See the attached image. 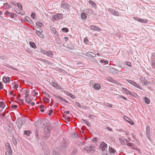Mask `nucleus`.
Instances as JSON below:
<instances>
[{
	"mask_svg": "<svg viewBox=\"0 0 155 155\" xmlns=\"http://www.w3.org/2000/svg\"><path fill=\"white\" fill-rule=\"evenodd\" d=\"M51 129V128L50 125H48L45 128L44 131L46 137H48L49 136Z\"/></svg>",
	"mask_w": 155,
	"mask_h": 155,
	"instance_id": "obj_1",
	"label": "nucleus"
},
{
	"mask_svg": "<svg viewBox=\"0 0 155 155\" xmlns=\"http://www.w3.org/2000/svg\"><path fill=\"white\" fill-rule=\"evenodd\" d=\"M107 150H102V153L103 155H107Z\"/></svg>",
	"mask_w": 155,
	"mask_h": 155,
	"instance_id": "obj_46",
	"label": "nucleus"
},
{
	"mask_svg": "<svg viewBox=\"0 0 155 155\" xmlns=\"http://www.w3.org/2000/svg\"><path fill=\"white\" fill-rule=\"evenodd\" d=\"M32 101V99L30 98V97L28 96L25 97V101L27 103H30Z\"/></svg>",
	"mask_w": 155,
	"mask_h": 155,
	"instance_id": "obj_32",
	"label": "nucleus"
},
{
	"mask_svg": "<svg viewBox=\"0 0 155 155\" xmlns=\"http://www.w3.org/2000/svg\"><path fill=\"white\" fill-rule=\"evenodd\" d=\"M127 122H129L131 125H133L134 124V122L130 120H129V121H128Z\"/></svg>",
	"mask_w": 155,
	"mask_h": 155,
	"instance_id": "obj_59",
	"label": "nucleus"
},
{
	"mask_svg": "<svg viewBox=\"0 0 155 155\" xmlns=\"http://www.w3.org/2000/svg\"><path fill=\"white\" fill-rule=\"evenodd\" d=\"M53 33L56 36V37H58V35L59 34L57 31H55Z\"/></svg>",
	"mask_w": 155,
	"mask_h": 155,
	"instance_id": "obj_54",
	"label": "nucleus"
},
{
	"mask_svg": "<svg viewBox=\"0 0 155 155\" xmlns=\"http://www.w3.org/2000/svg\"><path fill=\"white\" fill-rule=\"evenodd\" d=\"M17 6L18 7V8L20 10H22V6L19 3H18L17 4Z\"/></svg>",
	"mask_w": 155,
	"mask_h": 155,
	"instance_id": "obj_41",
	"label": "nucleus"
},
{
	"mask_svg": "<svg viewBox=\"0 0 155 155\" xmlns=\"http://www.w3.org/2000/svg\"><path fill=\"white\" fill-rule=\"evenodd\" d=\"M16 123L17 127L20 129L23 125L22 121L21 120L19 119L17 120Z\"/></svg>",
	"mask_w": 155,
	"mask_h": 155,
	"instance_id": "obj_13",
	"label": "nucleus"
},
{
	"mask_svg": "<svg viewBox=\"0 0 155 155\" xmlns=\"http://www.w3.org/2000/svg\"><path fill=\"white\" fill-rule=\"evenodd\" d=\"M31 132L30 130H25L24 131V134L28 136H29L30 134H31Z\"/></svg>",
	"mask_w": 155,
	"mask_h": 155,
	"instance_id": "obj_30",
	"label": "nucleus"
},
{
	"mask_svg": "<svg viewBox=\"0 0 155 155\" xmlns=\"http://www.w3.org/2000/svg\"><path fill=\"white\" fill-rule=\"evenodd\" d=\"M128 139L129 140H127L125 138V139H124V140H125V141L126 143H128V142L130 140V139L129 138H128Z\"/></svg>",
	"mask_w": 155,
	"mask_h": 155,
	"instance_id": "obj_61",
	"label": "nucleus"
},
{
	"mask_svg": "<svg viewBox=\"0 0 155 155\" xmlns=\"http://www.w3.org/2000/svg\"><path fill=\"white\" fill-rule=\"evenodd\" d=\"M143 100L145 102L148 104H150V101L149 99L147 97H143Z\"/></svg>",
	"mask_w": 155,
	"mask_h": 155,
	"instance_id": "obj_26",
	"label": "nucleus"
},
{
	"mask_svg": "<svg viewBox=\"0 0 155 155\" xmlns=\"http://www.w3.org/2000/svg\"><path fill=\"white\" fill-rule=\"evenodd\" d=\"M7 67L10 68H11V69H12L13 70H15V69L14 68H13L12 66L9 64H6V65H5Z\"/></svg>",
	"mask_w": 155,
	"mask_h": 155,
	"instance_id": "obj_44",
	"label": "nucleus"
},
{
	"mask_svg": "<svg viewBox=\"0 0 155 155\" xmlns=\"http://www.w3.org/2000/svg\"><path fill=\"white\" fill-rule=\"evenodd\" d=\"M61 8L65 10L69 11L70 5L67 2H62L61 4Z\"/></svg>",
	"mask_w": 155,
	"mask_h": 155,
	"instance_id": "obj_4",
	"label": "nucleus"
},
{
	"mask_svg": "<svg viewBox=\"0 0 155 155\" xmlns=\"http://www.w3.org/2000/svg\"><path fill=\"white\" fill-rule=\"evenodd\" d=\"M119 71L118 70L114 68L110 69V72L113 74H117Z\"/></svg>",
	"mask_w": 155,
	"mask_h": 155,
	"instance_id": "obj_22",
	"label": "nucleus"
},
{
	"mask_svg": "<svg viewBox=\"0 0 155 155\" xmlns=\"http://www.w3.org/2000/svg\"><path fill=\"white\" fill-rule=\"evenodd\" d=\"M151 65L153 68H155V62L154 61H152Z\"/></svg>",
	"mask_w": 155,
	"mask_h": 155,
	"instance_id": "obj_48",
	"label": "nucleus"
},
{
	"mask_svg": "<svg viewBox=\"0 0 155 155\" xmlns=\"http://www.w3.org/2000/svg\"><path fill=\"white\" fill-rule=\"evenodd\" d=\"M108 11L111 12L113 15L117 16H119V13L117 11L113 9H110L108 10Z\"/></svg>",
	"mask_w": 155,
	"mask_h": 155,
	"instance_id": "obj_14",
	"label": "nucleus"
},
{
	"mask_svg": "<svg viewBox=\"0 0 155 155\" xmlns=\"http://www.w3.org/2000/svg\"><path fill=\"white\" fill-rule=\"evenodd\" d=\"M63 16L62 14L59 13L58 14L54 15L52 17V20L53 21L55 20H58L61 19Z\"/></svg>",
	"mask_w": 155,
	"mask_h": 155,
	"instance_id": "obj_2",
	"label": "nucleus"
},
{
	"mask_svg": "<svg viewBox=\"0 0 155 155\" xmlns=\"http://www.w3.org/2000/svg\"><path fill=\"white\" fill-rule=\"evenodd\" d=\"M106 129L110 131H112V129L111 128L108 127H106Z\"/></svg>",
	"mask_w": 155,
	"mask_h": 155,
	"instance_id": "obj_60",
	"label": "nucleus"
},
{
	"mask_svg": "<svg viewBox=\"0 0 155 155\" xmlns=\"http://www.w3.org/2000/svg\"><path fill=\"white\" fill-rule=\"evenodd\" d=\"M2 81L5 83L10 82V78L8 77L7 78L4 77L2 79Z\"/></svg>",
	"mask_w": 155,
	"mask_h": 155,
	"instance_id": "obj_20",
	"label": "nucleus"
},
{
	"mask_svg": "<svg viewBox=\"0 0 155 155\" xmlns=\"http://www.w3.org/2000/svg\"><path fill=\"white\" fill-rule=\"evenodd\" d=\"M94 87L95 89L99 90L100 88V86L97 84H96L94 85Z\"/></svg>",
	"mask_w": 155,
	"mask_h": 155,
	"instance_id": "obj_37",
	"label": "nucleus"
},
{
	"mask_svg": "<svg viewBox=\"0 0 155 155\" xmlns=\"http://www.w3.org/2000/svg\"><path fill=\"white\" fill-rule=\"evenodd\" d=\"M41 52L42 53H43L51 57L53 55V52L51 51H47L44 50H41Z\"/></svg>",
	"mask_w": 155,
	"mask_h": 155,
	"instance_id": "obj_7",
	"label": "nucleus"
},
{
	"mask_svg": "<svg viewBox=\"0 0 155 155\" xmlns=\"http://www.w3.org/2000/svg\"><path fill=\"white\" fill-rule=\"evenodd\" d=\"M35 15V13H32L31 15V17L32 18L34 19Z\"/></svg>",
	"mask_w": 155,
	"mask_h": 155,
	"instance_id": "obj_55",
	"label": "nucleus"
},
{
	"mask_svg": "<svg viewBox=\"0 0 155 155\" xmlns=\"http://www.w3.org/2000/svg\"><path fill=\"white\" fill-rule=\"evenodd\" d=\"M56 41L58 44H60L62 42V40L59 37H58L56 38Z\"/></svg>",
	"mask_w": 155,
	"mask_h": 155,
	"instance_id": "obj_35",
	"label": "nucleus"
},
{
	"mask_svg": "<svg viewBox=\"0 0 155 155\" xmlns=\"http://www.w3.org/2000/svg\"><path fill=\"white\" fill-rule=\"evenodd\" d=\"M84 42L85 43L87 44V43L88 42V39L87 38H84Z\"/></svg>",
	"mask_w": 155,
	"mask_h": 155,
	"instance_id": "obj_56",
	"label": "nucleus"
},
{
	"mask_svg": "<svg viewBox=\"0 0 155 155\" xmlns=\"http://www.w3.org/2000/svg\"><path fill=\"white\" fill-rule=\"evenodd\" d=\"M95 9L97 8V5L95 3L92 1L90 0L88 2Z\"/></svg>",
	"mask_w": 155,
	"mask_h": 155,
	"instance_id": "obj_18",
	"label": "nucleus"
},
{
	"mask_svg": "<svg viewBox=\"0 0 155 155\" xmlns=\"http://www.w3.org/2000/svg\"><path fill=\"white\" fill-rule=\"evenodd\" d=\"M81 18L82 19H85L87 18L86 14L84 12H82L81 14Z\"/></svg>",
	"mask_w": 155,
	"mask_h": 155,
	"instance_id": "obj_33",
	"label": "nucleus"
},
{
	"mask_svg": "<svg viewBox=\"0 0 155 155\" xmlns=\"http://www.w3.org/2000/svg\"><path fill=\"white\" fill-rule=\"evenodd\" d=\"M139 21L142 23H146L147 22V21L146 19L140 18V19L139 20Z\"/></svg>",
	"mask_w": 155,
	"mask_h": 155,
	"instance_id": "obj_38",
	"label": "nucleus"
},
{
	"mask_svg": "<svg viewBox=\"0 0 155 155\" xmlns=\"http://www.w3.org/2000/svg\"><path fill=\"white\" fill-rule=\"evenodd\" d=\"M12 108H16L18 107V106L15 105H12Z\"/></svg>",
	"mask_w": 155,
	"mask_h": 155,
	"instance_id": "obj_64",
	"label": "nucleus"
},
{
	"mask_svg": "<svg viewBox=\"0 0 155 155\" xmlns=\"http://www.w3.org/2000/svg\"><path fill=\"white\" fill-rule=\"evenodd\" d=\"M5 103L3 101L0 102V107L2 108H5Z\"/></svg>",
	"mask_w": 155,
	"mask_h": 155,
	"instance_id": "obj_36",
	"label": "nucleus"
},
{
	"mask_svg": "<svg viewBox=\"0 0 155 155\" xmlns=\"http://www.w3.org/2000/svg\"><path fill=\"white\" fill-rule=\"evenodd\" d=\"M66 48L71 50H73L74 49V47L73 45L71 43L68 44L67 45Z\"/></svg>",
	"mask_w": 155,
	"mask_h": 155,
	"instance_id": "obj_19",
	"label": "nucleus"
},
{
	"mask_svg": "<svg viewBox=\"0 0 155 155\" xmlns=\"http://www.w3.org/2000/svg\"><path fill=\"white\" fill-rule=\"evenodd\" d=\"M62 31L63 32H68L69 31V29L67 28H64L62 29Z\"/></svg>",
	"mask_w": 155,
	"mask_h": 155,
	"instance_id": "obj_39",
	"label": "nucleus"
},
{
	"mask_svg": "<svg viewBox=\"0 0 155 155\" xmlns=\"http://www.w3.org/2000/svg\"><path fill=\"white\" fill-rule=\"evenodd\" d=\"M50 29L51 30L53 31V33L55 31H56L55 28L52 27H50Z\"/></svg>",
	"mask_w": 155,
	"mask_h": 155,
	"instance_id": "obj_57",
	"label": "nucleus"
},
{
	"mask_svg": "<svg viewBox=\"0 0 155 155\" xmlns=\"http://www.w3.org/2000/svg\"><path fill=\"white\" fill-rule=\"evenodd\" d=\"M50 84L55 88H57L59 90H60L62 89L61 87L59 85L58 83L56 82L52 81L51 83H50Z\"/></svg>",
	"mask_w": 155,
	"mask_h": 155,
	"instance_id": "obj_8",
	"label": "nucleus"
},
{
	"mask_svg": "<svg viewBox=\"0 0 155 155\" xmlns=\"http://www.w3.org/2000/svg\"><path fill=\"white\" fill-rule=\"evenodd\" d=\"M126 81L128 83H129L130 84L133 85L136 87L137 88L141 90L143 89V88L140 86L138 84L134 82V81L128 79H126Z\"/></svg>",
	"mask_w": 155,
	"mask_h": 155,
	"instance_id": "obj_3",
	"label": "nucleus"
},
{
	"mask_svg": "<svg viewBox=\"0 0 155 155\" xmlns=\"http://www.w3.org/2000/svg\"><path fill=\"white\" fill-rule=\"evenodd\" d=\"M83 149L88 152L93 153L95 150V148L92 146L85 147Z\"/></svg>",
	"mask_w": 155,
	"mask_h": 155,
	"instance_id": "obj_5",
	"label": "nucleus"
},
{
	"mask_svg": "<svg viewBox=\"0 0 155 155\" xmlns=\"http://www.w3.org/2000/svg\"><path fill=\"white\" fill-rule=\"evenodd\" d=\"M53 110L51 109L49 110V112L48 113V115L49 116H50L51 113H53Z\"/></svg>",
	"mask_w": 155,
	"mask_h": 155,
	"instance_id": "obj_52",
	"label": "nucleus"
},
{
	"mask_svg": "<svg viewBox=\"0 0 155 155\" xmlns=\"http://www.w3.org/2000/svg\"><path fill=\"white\" fill-rule=\"evenodd\" d=\"M42 33H37L36 34L40 37L43 38L44 35L41 34Z\"/></svg>",
	"mask_w": 155,
	"mask_h": 155,
	"instance_id": "obj_47",
	"label": "nucleus"
},
{
	"mask_svg": "<svg viewBox=\"0 0 155 155\" xmlns=\"http://www.w3.org/2000/svg\"><path fill=\"white\" fill-rule=\"evenodd\" d=\"M143 84L148 85L150 84V83L147 81L145 78H143L141 80Z\"/></svg>",
	"mask_w": 155,
	"mask_h": 155,
	"instance_id": "obj_15",
	"label": "nucleus"
},
{
	"mask_svg": "<svg viewBox=\"0 0 155 155\" xmlns=\"http://www.w3.org/2000/svg\"><path fill=\"white\" fill-rule=\"evenodd\" d=\"M29 44L31 46L34 48H36V46L34 43L32 42H30L29 43Z\"/></svg>",
	"mask_w": 155,
	"mask_h": 155,
	"instance_id": "obj_34",
	"label": "nucleus"
},
{
	"mask_svg": "<svg viewBox=\"0 0 155 155\" xmlns=\"http://www.w3.org/2000/svg\"><path fill=\"white\" fill-rule=\"evenodd\" d=\"M86 55L88 56L92 57H95L96 56L94 53L91 52H88L86 53Z\"/></svg>",
	"mask_w": 155,
	"mask_h": 155,
	"instance_id": "obj_17",
	"label": "nucleus"
},
{
	"mask_svg": "<svg viewBox=\"0 0 155 155\" xmlns=\"http://www.w3.org/2000/svg\"><path fill=\"white\" fill-rule=\"evenodd\" d=\"M6 145L7 146L6 150L8 152V153H10L11 155H12V151L11 149L10 144L8 143H7Z\"/></svg>",
	"mask_w": 155,
	"mask_h": 155,
	"instance_id": "obj_11",
	"label": "nucleus"
},
{
	"mask_svg": "<svg viewBox=\"0 0 155 155\" xmlns=\"http://www.w3.org/2000/svg\"><path fill=\"white\" fill-rule=\"evenodd\" d=\"M59 154L58 150L57 149H54L53 151L52 155H58Z\"/></svg>",
	"mask_w": 155,
	"mask_h": 155,
	"instance_id": "obj_28",
	"label": "nucleus"
},
{
	"mask_svg": "<svg viewBox=\"0 0 155 155\" xmlns=\"http://www.w3.org/2000/svg\"><path fill=\"white\" fill-rule=\"evenodd\" d=\"M25 97H26L28 96V92H29V91H28L27 89H26L25 90Z\"/></svg>",
	"mask_w": 155,
	"mask_h": 155,
	"instance_id": "obj_42",
	"label": "nucleus"
},
{
	"mask_svg": "<svg viewBox=\"0 0 155 155\" xmlns=\"http://www.w3.org/2000/svg\"><path fill=\"white\" fill-rule=\"evenodd\" d=\"M67 149L66 144L65 141H63L60 146V151L63 152L65 150H66Z\"/></svg>",
	"mask_w": 155,
	"mask_h": 155,
	"instance_id": "obj_6",
	"label": "nucleus"
},
{
	"mask_svg": "<svg viewBox=\"0 0 155 155\" xmlns=\"http://www.w3.org/2000/svg\"><path fill=\"white\" fill-rule=\"evenodd\" d=\"M146 134L147 138L149 140H150V127L149 126H147L146 128Z\"/></svg>",
	"mask_w": 155,
	"mask_h": 155,
	"instance_id": "obj_9",
	"label": "nucleus"
},
{
	"mask_svg": "<svg viewBox=\"0 0 155 155\" xmlns=\"http://www.w3.org/2000/svg\"><path fill=\"white\" fill-rule=\"evenodd\" d=\"M109 152L114 154L116 152V151L114 150V149L110 146H109Z\"/></svg>",
	"mask_w": 155,
	"mask_h": 155,
	"instance_id": "obj_25",
	"label": "nucleus"
},
{
	"mask_svg": "<svg viewBox=\"0 0 155 155\" xmlns=\"http://www.w3.org/2000/svg\"><path fill=\"white\" fill-rule=\"evenodd\" d=\"M34 30L36 31L35 32L36 33H42L43 32L42 30L40 28L38 27H36V28L34 29Z\"/></svg>",
	"mask_w": 155,
	"mask_h": 155,
	"instance_id": "obj_27",
	"label": "nucleus"
},
{
	"mask_svg": "<svg viewBox=\"0 0 155 155\" xmlns=\"http://www.w3.org/2000/svg\"><path fill=\"white\" fill-rule=\"evenodd\" d=\"M75 104L77 106V107H79V108H81L82 106L78 102H75Z\"/></svg>",
	"mask_w": 155,
	"mask_h": 155,
	"instance_id": "obj_49",
	"label": "nucleus"
},
{
	"mask_svg": "<svg viewBox=\"0 0 155 155\" xmlns=\"http://www.w3.org/2000/svg\"><path fill=\"white\" fill-rule=\"evenodd\" d=\"M73 137L77 138H78L79 137V136L77 134L75 133V134H74L73 135H72Z\"/></svg>",
	"mask_w": 155,
	"mask_h": 155,
	"instance_id": "obj_51",
	"label": "nucleus"
},
{
	"mask_svg": "<svg viewBox=\"0 0 155 155\" xmlns=\"http://www.w3.org/2000/svg\"><path fill=\"white\" fill-rule=\"evenodd\" d=\"M134 19L135 20H137V21H139V20H140V18H139L137 17H134Z\"/></svg>",
	"mask_w": 155,
	"mask_h": 155,
	"instance_id": "obj_62",
	"label": "nucleus"
},
{
	"mask_svg": "<svg viewBox=\"0 0 155 155\" xmlns=\"http://www.w3.org/2000/svg\"><path fill=\"white\" fill-rule=\"evenodd\" d=\"M5 15H8V16H10L11 13L9 12L8 11H6L4 13Z\"/></svg>",
	"mask_w": 155,
	"mask_h": 155,
	"instance_id": "obj_50",
	"label": "nucleus"
},
{
	"mask_svg": "<svg viewBox=\"0 0 155 155\" xmlns=\"http://www.w3.org/2000/svg\"><path fill=\"white\" fill-rule=\"evenodd\" d=\"M124 118L125 120H126L127 122L129 121V120H130V118L128 117H127L126 116H124Z\"/></svg>",
	"mask_w": 155,
	"mask_h": 155,
	"instance_id": "obj_45",
	"label": "nucleus"
},
{
	"mask_svg": "<svg viewBox=\"0 0 155 155\" xmlns=\"http://www.w3.org/2000/svg\"><path fill=\"white\" fill-rule=\"evenodd\" d=\"M124 139H125V138L123 137V138H119V140L121 142L122 144L124 145L126 143L125 140H124Z\"/></svg>",
	"mask_w": 155,
	"mask_h": 155,
	"instance_id": "obj_29",
	"label": "nucleus"
},
{
	"mask_svg": "<svg viewBox=\"0 0 155 155\" xmlns=\"http://www.w3.org/2000/svg\"><path fill=\"white\" fill-rule=\"evenodd\" d=\"M100 147L102 150H106L107 149V145L105 143L103 142L101 143Z\"/></svg>",
	"mask_w": 155,
	"mask_h": 155,
	"instance_id": "obj_12",
	"label": "nucleus"
},
{
	"mask_svg": "<svg viewBox=\"0 0 155 155\" xmlns=\"http://www.w3.org/2000/svg\"><path fill=\"white\" fill-rule=\"evenodd\" d=\"M122 89L124 92H125V93L127 94H129L130 95H132V94L131 92H130V91H129L127 89L125 88L122 87Z\"/></svg>",
	"mask_w": 155,
	"mask_h": 155,
	"instance_id": "obj_21",
	"label": "nucleus"
},
{
	"mask_svg": "<svg viewBox=\"0 0 155 155\" xmlns=\"http://www.w3.org/2000/svg\"><path fill=\"white\" fill-rule=\"evenodd\" d=\"M107 80L110 82H112L114 83H117L118 82L116 80H114L113 78L110 77L107 78Z\"/></svg>",
	"mask_w": 155,
	"mask_h": 155,
	"instance_id": "obj_24",
	"label": "nucleus"
},
{
	"mask_svg": "<svg viewBox=\"0 0 155 155\" xmlns=\"http://www.w3.org/2000/svg\"><path fill=\"white\" fill-rule=\"evenodd\" d=\"M90 28L91 30L99 31H101V29L95 25H92L90 27Z\"/></svg>",
	"mask_w": 155,
	"mask_h": 155,
	"instance_id": "obj_10",
	"label": "nucleus"
},
{
	"mask_svg": "<svg viewBox=\"0 0 155 155\" xmlns=\"http://www.w3.org/2000/svg\"><path fill=\"white\" fill-rule=\"evenodd\" d=\"M78 151L77 149H74L71 153L70 155H75L77 153Z\"/></svg>",
	"mask_w": 155,
	"mask_h": 155,
	"instance_id": "obj_31",
	"label": "nucleus"
},
{
	"mask_svg": "<svg viewBox=\"0 0 155 155\" xmlns=\"http://www.w3.org/2000/svg\"><path fill=\"white\" fill-rule=\"evenodd\" d=\"M127 143V146L129 147H131L133 145V144L132 143Z\"/></svg>",
	"mask_w": 155,
	"mask_h": 155,
	"instance_id": "obj_58",
	"label": "nucleus"
},
{
	"mask_svg": "<svg viewBox=\"0 0 155 155\" xmlns=\"http://www.w3.org/2000/svg\"><path fill=\"white\" fill-rule=\"evenodd\" d=\"M13 5H15V2L14 1H12L10 2Z\"/></svg>",
	"mask_w": 155,
	"mask_h": 155,
	"instance_id": "obj_63",
	"label": "nucleus"
},
{
	"mask_svg": "<svg viewBox=\"0 0 155 155\" xmlns=\"http://www.w3.org/2000/svg\"><path fill=\"white\" fill-rule=\"evenodd\" d=\"M64 92L65 94H67L72 99H75L76 98V97L75 96L71 94V93L67 91H64Z\"/></svg>",
	"mask_w": 155,
	"mask_h": 155,
	"instance_id": "obj_16",
	"label": "nucleus"
},
{
	"mask_svg": "<svg viewBox=\"0 0 155 155\" xmlns=\"http://www.w3.org/2000/svg\"><path fill=\"white\" fill-rule=\"evenodd\" d=\"M104 105L105 106H106L109 107H112V105L111 104H109L108 103H107V102L104 103Z\"/></svg>",
	"mask_w": 155,
	"mask_h": 155,
	"instance_id": "obj_40",
	"label": "nucleus"
},
{
	"mask_svg": "<svg viewBox=\"0 0 155 155\" xmlns=\"http://www.w3.org/2000/svg\"><path fill=\"white\" fill-rule=\"evenodd\" d=\"M119 97L120 98H123V99H124L125 100H127V98L126 97H125L123 96V95H120Z\"/></svg>",
	"mask_w": 155,
	"mask_h": 155,
	"instance_id": "obj_53",
	"label": "nucleus"
},
{
	"mask_svg": "<svg viewBox=\"0 0 155 155\" xmlns=\"http://www.w3.org/2000/svg\"><path fill=\"white\" fill-rule=\"evenodd\" d=\"M36 25L37 26L41 27L42 25V23L40 22H37L36 23Z\"/></svg>",
	"mask_w": 155,
	"mask_h": 155,
	"instance_id": "obj_43",
	"label": "nucleus"
},
{
	"mask_svg": "<svg viewBox=\"0 0 155 155\" xmlns=\"http://www.w3.org/2000/svg\"><path fill=\"white\" fill-rule=\"evenodd\" d=\"M55 96L56 97H57L58 99H59L60 101H64L66 103H69L68 101L66 100H65V99H63L61 96H57V95H55Z\"/></svg>",
	"mask_w": 155,
	"mask_h": 155,
	"instance_id": "obj_23",
	"label": "nucleus"
}]
</instances>
